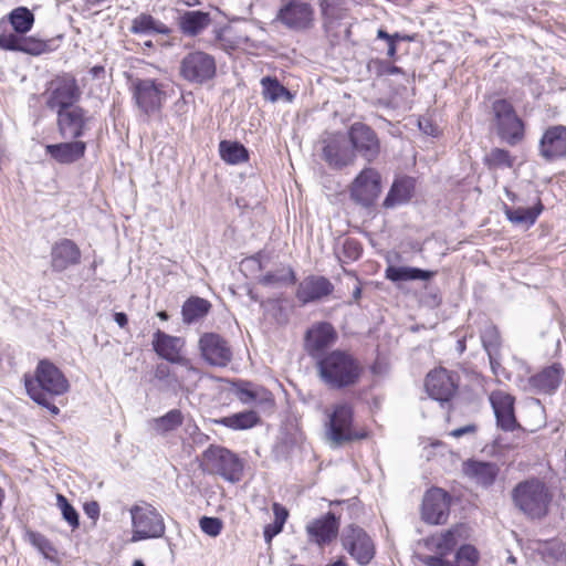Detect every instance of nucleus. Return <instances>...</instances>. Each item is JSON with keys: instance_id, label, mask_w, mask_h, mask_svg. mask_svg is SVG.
I'll list each match as a JSON object with an SVG mask.
<instances>
[{"instance_id": "e433bc0d", "label": "nucleus", "mask_w": 566, "mask_h": 566, "mask_svg": "<svg viewBox=\"0 0 566 566\" xmlns=\"http://www.w3.org/2000/svg\"><path fill=\"white\" fill-rule=\"evenodd\" d=\"M542 210L543 205L541 202H537V205L531 208L513 209L507 206H505L504 208L505 216L512 223L526 227H530L535 223Z\"/></svg>"}, {"instance_id": "2f4dec72", "label": "nucleus", "mask_w": 566, "mask_h": 566, "mask_svg": "<svg viewBox=\"0 0 566 566\" xmlns=\"http://www.w3.org/2000/svg\"><path fill=\"white\" fill-rule=\"evenodd\" d=\"M211 23L209 13L202 11H187L179 19V27L185 34L197 35Z\"/></svg>"}, {"instance_id": "4c0bfd02", "label": "nucleus", "mask_w": 566, "mask_h": 566, "mask_svg": "<svg viewBox=\"0 0 566 566\" xmlns=\"http://www.w3.org/2000/svg\"><path fill=\"white\" fill-rule=\"evenodd\" d=\"M259 420L258 413L251 410L223 417L216 422L233 430H247L254 427Z\"/></svg>"}, {"instance_id": "39448f33", "label": "nucleus", "mask_w": 566, "mask_h": 566, "mask_svg": "<svg viewBox=\"0 0 566 566\" xmlns=\"http://www.w3.org/2000/svg\"><path fill=\"white\" fill-rule=\"evenodd\" d=\"M132 518L130 543L149 538H160L165 535L166 525L163 515L148 503L136 504L129 509Z\"/></svg>"}, {"instance_id": "7c9ffc66", "label": "nucleus", "mask_w": 566, "mask_h": 566, "mask_svg": "<svg viewBox=\"0 0 566 566\" xmlns=\"http://www.w3.org/2000/svg\"><path fill=\"white\" fill-rule=\"evenodd\" d=\"M479 552L472 545H462L455 554V563L440 557H421V563L427 566H476L479 562Z\"/></svg>"}, {"instance_id": "bf43d9fd", "label": "nucleus", "mask_w": 566, "mask_h": 566, "mask_svg": "<svg viewBox=\"0 0 566 566\" xmlns=\"http://www.w3.org/2000/svg\"><path fill=\"white\" fill-rule=\"evenodd\" d=\"M476 427L474 424H467L464 427L452 430L449 434L453 438H460L468 433L475 432Z\"/></svg>"}, {"instance_id": "2eb2a0df", "label": "nucleus", "mask_w": 566, "mask_h": 566, "mask_svg": "<svg viewBox=\"0 0 566 566\" xmlns=\"http://www.w3.org/2000/svg\"><path fill=\"white\" fill-rule=\"evenodd\" d=\"M323 143V158L329 167L342 169L354 165L356 154L347 136L340 134L332 135L324 139Z\"/></svg>"}, {"instance_id": "c03bdc74", "label": "nucleus", "mask_w": 566, "mask_h": 566, "mask_svg": "<svg viewBox=\"0 0 566 566\" xmlns=\"http://www.w3.org/2000/svg\"><path fill=\"white\" fill-rule=\"evenodd\" d=\"M515 158L511 154L502 148H493L485 156V163L492 168H512Z\"/></svg>"}, {"instance_id": "20e7f679", "label": "nucleus", "mask_w": 566, "mask_h": 566, "mask_svg": "<svg viewBox=\"0 0 566 566\" xmlns=\"http://www.w3.org/2000/svg\"><path fill=\"white\" fill-rule=\"evenodd\" d=\"M327 418L325 436L333 447H339L366 437L364 430L356 428L353 407L347 402L334 405L327 413Z\"/></svg>"}, {"instance_id": "f03ea898", "label": "nucleus", "mask_w": 566, "mask_h": 566, "mask_svg": "<svg viewBox=\"0 0 566 566\" xmlns=\"http://www.w3.org/2000/svg\"><path fill=\"white\" fill-rule=\"evenodd\" d=\"M69 388V380L63 373L46 359L39 361L33 377H25V389L30 398L53 415H57L60 409L50 402L49 396L63 395Z\"/></svg>"}, {"instance_id": "69168bd1", "label": "nucleus", "mask_w": 566, "mask_h": 566, "mask_svg": "<svg viewBox=\"0 0 566 566\" xmlns=\"http://www.w3.org/2000/svg\"><path fill=\"white\" fill-rule=\"evenodd\" d=\"M387 44H388L387 55L389 57H394L397 53V43L390 40L387 42Z\"/></svg>"}, {"instance_id": "a19ab883", "label": "nucleus", "mask_w": 566, "mask_h": 566, "mask_svg": "<svg viewBox=\"0 0 566 566\" xmlns=\"http://www.w3.org/2000/svg\"><path fill=\"white\" fill-rule=\"evenodd\" d=\"M219 153L221 158L231 165H237L248 159V150L237 142L222 140L219 144Z\"/></svg>"}, {"instance_id": "f257e3e1", "label": "nucleus", "mask_w": 566, "mask_h": 566, "mask_svg": "<svg viewBox=\"0 0 566 566\" xmlns=\"http://www.w3.org/2000/svg\"><path fill=\"white\" fill-rule=\"evenodd\" d=\"M321 380L332 389L353 387L364 373L361 364L348 352L335 349L316 361Z\"/></svg>"}, {"instance_id": "6e6d98bb", "label": "nucleus", "mask_w": 566, "mask_h": 566, "mask_svg": "<svg viewBox=\"0 0 566 566\" xmlns=\"http://www.w3.org/2000/svg\"><path fill=\"white\" fill-rule=\"evenodd\" d=\"M272 510L274 514V522L284 526L286 518L289 516L287 510L279 503H273Z\"/></svg>"}, {"instance_id": "423d86ee", "label": "nucleus", "mask_w": 566, "mask_h": 566, "mask_svg": "<svg viewBox=\"0 0 566 566\" xmlns=\"http://www.w3.org/2000/svg\"><path fill=\"white\" fill-rule=\"evenodd\" d=\"M492 109L497 135L512 146L518 144L524 137V124L512 104L506 99H496Z\"/></svg>"}, {"instance_id": "f704fd0d", "label": "nucleus", "mask_w": 566, "mask_h": 566, "mask_svg": "<svg viewBox=\"0 0 566 566\" xmlns=\"http://www.w3.org/2000/svg\"><path fill=\"white\" fill-rule=\"evenodd\" d=\"M262 96L265 101L275 103L279 101L292 102L293 95L276 77L265 76L261 78Z\"/></svg>"}, {"instance_id": "a18cd8bd", "label": "nucleus", "mask_w": 566, "mask_h": 566, "mask_svg": "<svg viewBox=\"0 0 566 566\" xmlns=\"http://www.w3.org/2000/svg\"><path fill=\"white\" fill-rule=\"evenodd\" d=\"M482 343L488 352L490 364L492 368H494V365L496 364L495 354L500 347V335L495 327H489L483 332Z\"/></svg>"}, {"instance_id": "e2e57ef3", "label": "nucleus", "mask_w": 566, "mask_h": 566, "mask_svg": "<svg viewBox=\"0 0 566 566\" xmlns=\"http://www.w3.org/2000/svg\"><path fill=\"white\" fill-rule=\"evenodd\" d=\"M169 374V368L168 366L166 365H158L157 368H156V377L158 379H164L168 376Z\"/></svg>"}, {"instance_id": "09e8293b", "label": "nucleus", "mask_w": 566, "mask_h": 566, "mask_svg": "<svg viewBox=\"0 0 566 566\" xmlns=\"http://www.w3.org/2000/svg\"><path fill=\"white\" fill-rule=\"evenodd\" d=\"M199 526L205 534L217 537L221 533L223 525L218 517L203 516L199 521Z\"/></svg>"}, {"instance_id": "8fccbe9b", "label": "nucleus", "mask_w": 566, "mask_h": 566, "mask_svg": "<svg viewBox=\"0 0 566 566\" xmlns=\"http://www.w3.org/2000/svg\"><path fill=\"white\" fill-rule=\"evenodd\" d=\"M252 403L264 410H270L274 406L273 395L268 389L256 386Z\"/></svg>"}, {"instance_id": "4d7b16f0", "label": "nucleus", "mask_w": 566, "mask_h": 566, "mask_svg": "<svg viewBox=\"0 0 566 566\" xmlns=\"http://www.w3.org/2000/svg\"><path fill=\"white\" fill-rule=\"evenodd\" d=\"M345 252L348 254V256L353 260H356L360 255V248L358 243L354 240H346L344 243Z\"/></svg>"}, {"instance_id": "c756f323", "label": "nucleus", "mask_w": 566, "mask_h": 566, "mask_svg": "<svg viewBox=\"0 0 566 566\" xmlns=\"http://www.w3.org/2000/svg\"><path fill=\"white\" fill-rule=\"evenodd\" d=\"M463 471L475 483L489 486L495 481L499 468L495 463L468 461L463 465Z\"/></svg>"}, {"instance_id": "ddd939ff", "label": "nucleus", "mask_w": 566, "mask_h": 566, "mask_svg": "<svg viewBox=\"0 0 566 566\" xmlns=\"http://www.w3.org/2000/svg\"><path fill=\"white\" fill-rule=\"evenodd\" d=\"M347 137L354 149L368 163L374 161L380 153V143L377 134L364 123H354L349 129Z\"/></svg>"}, {"instance_id": "de8ad7c7", "label": "nucleus", "mask_w": 566, "mask_h": 566, "mask_svg": "<svg viewBox=\"0 0 566 566\" xmlns=\"http://www.w3.org/2000/svg\"><path fill=\"white\" fill-rule=\"evenodd\" d=\"M28 538L46 558L50 557L51 553H55L53 545L44 535L38 532H29Z\"/></svg>"}, {"instance_id": "c9c22d12", "label": "nucleus", "mask_w": 566, "mask_h": 566, "mask_svg": "<svg viewBox=\"0 0 566 566\" xmlns=\"http://www.w3.org/2000/svg\"><path fill=\"white\" fill-rule=\"evenodd\" d=\"M211 304L201 297L192 296L188 298L181 308L182 319L187 324H192L203 318L210 311Z\"/></svg>"}, {"instance_id": "5fc2aeb1", "label": "nucleus", "mask_w": 566, "mask_h": 566, "mask_svg": "<svg viewBox=\"0 0 566 566\" xmlns=\"http://www.w3.org/2000/svg\"><path fill=\"white\" fill-rule=\"evenodd\" d=\"M283 530V526L276 522L265 525L263 531V536L266 543H271L272 538L280 534Z\"/></svg>"}, {"instance_id": "f3484780", "label": "nucleus", "mask_w": 566, "mask_h": 566, "mask_svg": "<svg viewBox=\"0 0 566 566\" xmlns=\"http://www.w3.org/2000/svg\"><path fill=\"white\" fill-rule=\"evenodd\" d=\"M81 97V91L76 80L72 76H62L52 82V87L46 98V106L50 109H62L75 106L74 103Z\"/></svg>"}, {"instance_id": "79ce46f5", "label": "nucleus", "mask_w": 566, "mask_h": 566, "mask_svg": "<svg viewBox=\"0 0 566 566\" xmlns=\"http://www.w3.org/2000/svg\"><path fill=\"white\" fill-rule=\"evenodd\" d=\"M9 22L17 33L29 32L34 23L33 13L25 7L13 9L8 15Z\"/></svg>"}, {"instance_id": "cd10ccee", "label": "nucleus", "mask_w": 566, "mask_h": 566, "mask_svg": "<svg viewBox=\"0 0 566 566\" xmlns=\"http://www.w3.org/2000/svg\"><path fill=\"white\" fill-rule=\"evenodd\" d=\"M459 528H450L448 531L431 535L423 539L424 547L434 553L436 555H419L418 558L421 562V557H440L449 555L458 544L457 534Z\"/></svg>"}, {"instance_id": "5701e85b", "label": "nucleus", "mask_w": 566, "mask_h": 566, "mask_svg": "<svg viewBox=\"0 0 566 566\" xmlns=\"http://www.w3.org/2000/svg\"><path fill=\"white\" fill-rule=\"evenodd\" d=\"M88 117L80 106L57 111V128L63 138L77 139L84 134Z\"/></svg>"}, {"instance_id": "412c9836", "label": "nucleus", "mask_w": 566, "mask_h": 566, "mask_svg": "<svg viewBox=\"0 0 566 566\" xmlns=\"http://www.w3.org/2000/svg\"><path fill=\"white\" fill-rule=\"evenodd\" d=\"M338 530L339 518L333 512L310 521L305 526L308 539L321 547L332 543L337 537Z\"/></svg>"}, {"instance_id": "774afa93", "label": "nucleus", "mask_w": 566, "mask_h": 566, "mask_svg": "<svg viewBox=\"0 0 566 566\" xmlns=\"http://www.w3.org/2000/svg\"><path fill=\"white\" fill-rule=\"evenodd\" d=\"M377 39L385 40L386 42L391 40V34L387 33L385 30L379 29L377 31Z\"/></svg>"}, {"instance_id": "052dcab7", "label": "nucleus", "mask_w": 566, "mask_h": 566, "mask_svg": "<svg viewBox=\"0 0 566 566\" xmlns=\"http://www.w3.org/2000/svg\"><path fill=\"white\" fill-rule=\"evenodd\" d=\"M84 510L91 518H96L99 515V506L96 502L85 504Z\"/></svg>"}, {"instance_id": "603ef678", "label": "nucleus", "mask_w": 566, "mask_h": 566, "mask_svg": "<svg viewBox=\"0 0 566 566\" xmlns=\"http://www.w3.org/2000/svg\"><path fill=\"white\" fill-rule=\"evenodd\" d=\"M255 387L256 386L250 382L239 386L235 390L237 398L243 403L251 405L253 402Z\"/></svg>"}, {"instance_id": "0eeeda50", "label": "nucleus", "mask_w": 566, "mask_h": 566, "mask_svg": "<svg viewBox=\"0 0 566 566\" xmlns=\"http://www.w3.org/2000/svg\"><path fill=\"white\" fill-rule=\"evenodd\" d=\"M202 459L208 471L220 474L231 482H238L241 479L243 463L228 449L211 446L203 452Z\"/></svg>"}, {"instance_id": "9b49d317", "label": "nucleus", "mask_w": 566, "mask_h": 566, "mask_svg": "<svg viewBox=\"0 0 566 566\" xmlns=\"http://www.w3.org/2000/svg\"><path fill=\"white\" fill-rule=\"evenodd\" d=\"M314 8L305 1L292 0L285 3L276 13L275 21L295 31H305L314 24Z\"/></svg>"}, {"instance_id": "4468645a", "label": "nucleus", "mask_w": 566, "mask_h": 566, "mask_svg": "<svg viewBox=\"0 0 566 566\" xmlns=\"http://www.w3.org/2000/svg\"><path fill=\"white\" fill-rule=\"evenodd\" d=\"M381 192L380 174L371 167L363 169L354 179L350 187V197L358 203L369 206L376 201Z\"/></svg>"}, {"instance_id": "3c124183", "label": "nucleus", "mask_w": 566, "mask_h": 566, "mask_svg": "<svg viewBox=\"0 0 566 566\" xmlns=\"http://www.w3.org/2000/svg\"><path fill=\"white\" fill-rule=\"evenodd\" d=\"M155 30V20L149 14H140L133 21L130 31L133 33H147Z\"/></svg>"}, {"instance_id": "bb28decb", "label": "nucleus", "mask_w": 566, "mask_h": 566, "mask_svg": "<svg viewBox=\"0 0 566 566\" xmlns=\"http://www.w3.org/2000/svg\"><path fill=\"white\" fill-rule=\"evenodd\" d=\"M564 368L560 364H553L528 379L531 389L537 394L552 395L560 386Z\"/></svg>"}, {"instance_id": "6ab92c4d", "label": "nucleus", "mask_w": 566, "mask_h": 566, "mask_svg": "<svg viewBox=\"0 0 566 566\" xmlns=\"http://www.w3.org/2000/svg\"><path fill=\"white\" fill-rule=\"evenodd\" d=\"M336 339L337 333L329 323H317L307 329L304 348L312 358L318 360Z\"/></svg>"}, {"instance_id": "f8f14e48", "label": "nucleus", "mask_w": 566, "mask_h": 566, "mask_svg": "<svg viewBox=\"0 0 566 566\" xmlns=\"http://www.w3.org/2000/svg\"><path fill=\"white\" fill-rule=\"evenodd\" d=\"M184 346L185 340L181 337L168 335L159 329L153 336V347L158 356L170 363L180 364L189 376L198 377L199 370L191 365L189 359L181 356Z\"/></svg>"}, {"instance_id": "13d9d810", "label": "nucleus", "mask_w": 566, "mask_h": 566, "mask_svg": "<svg viewBox=\"0 0 566 566\" xmlns=\"http://www.w3.org/2000/svg\"><path fill=\"white\" fill-rule=\"evenodd\" d=\"M14 34H0V49L12 51L14 49Z\"/></svg>"}, {"instance_id": "58836bf2", "label": "nucleus", "mask_w": 566, "mask_h": 566, "mask_svg": "<svg viewBox=\"0 0 566 566\" xmlns=\"http://www.w3.org/2000/svg\"><path fill=\"white\" fill-rule=\"evenodd\" d=\"M14 49L12 51H19L31 55H40L50 52V41H43L33 36H18L14 34Z\"/></svg>"}, {"instance_id": "1a4fd4ad", "label": "nucleus", "mask_w": 566, "mask_h": 566, "mask_svg": "<svg viewBox=\"0 0 566 566\" xmlns=\"http://www.w3.org/2000/svg\"><path fill=\"white\" fill-rule=\"evenodd\" d=\"M343 548L357 562L368 565L375 556V544L370 536L359 526L347 525L340 534Z\"/></svg>"}, {"instance_id": "37998d69", "label": "nucleus", "mask_w": 566, "mask_h": 566, "mask_svg": "<svg viewBox=\"0 0 566 566\" xmlns=\"http://www.w3.org/2000/svg\"><path fill=\"white\" fill-rule=\"evenodd\" d=\"M184 421V416L180 410L172 409L168 411L166 415L155 418L151 420L153 429L159 433L165 434L169 431L177 429L181 426Z\"/></svg>"}, {"instance_id": "a878e982", "label": "nucleus", "mask_w": 566, "mask_h": 566, "mask_svg": "<svg viewBox=\"0 0 566 566\" xmlns=\"http://www.w3.org/2000/svg\"><path fill=\"white\" fill-rule=\"evenodd\" d=\"M490 401L497 426L505 431L514 430L517 424L514 416V398L504 391L497 390L490 395Z\"/></svg>"}, {"instance_id": "393cba45", "label": "nucleus", "mask_w": 566, "mask_h": 566, "mask_svg": "<svg viewBox=\"0 0 566 566\" xmlns=\"http://www.w3.org/2000/svg\"><path fill=\"white\" fill-rule=\"evenodd\" d=\"M333 292V284L324 276L310 275L297 287L296 297L303 304L322 300Z\"/></svg>"}, {"instance_id": "b1692460", "label": "nucleus", "mask_w": 566, "mask_h": 566, "mask_svg": "<svg viewBox=\"0 0 566 566\" xmlns=\"http://www.w3.org/2000/svg\"><path fill=\"white\" fill-rule=\"evenodd\" d=\"M81 261V250L70 239L56 241L51 249V266L53 271L63 272Z\"/></svg>"}, {"instance_id": "ea45409f", "label": "nucleus", "mask_w": 566, "mask_h": 566, "mask_svg": "<svg viewBox=\"0 0 566 566\" xmlns=\"http://www.w3.org/2000/svg\"><path fill=\"white\" fill-rule=\"evenodd\" d=\"M295 281V273L291 266H281L273 272L266 273L260 279V283L262 285L272 287L294 284Z\"/></svg>"}, {"instance_id": "9d476101", "label": "nucleus", "mask_w": 566, "mask_h": 566, "mask_svg": "<svg viewBox=\"0 0 566 566\" xmlns=\"http://www.w3.org/2000/svg\"><path fill=\"white\" fill-rule=\"evenodd\" d=\"M132 92L137 107L147 115L158 112L166 97L163 85L150 78L132 80Z\"/></svg>"}, {"instance_id": "0e129e2a", "label": "nucleus", "mask_w": 566, "mask_h": 566, "mask_svg": "<svg viewBox=\"0 0 566 566\" xmlns=\"http://www.w3.org/2000/svg\"><path fill=\"white\" fill-rule=\"evenodd\" d=\"M401 73V70L398 66L387 64L382 67L381 74L392 75Z\"/></svg>"}, {"instance_id": "dca6fc26", "label": "nucleus", "mask_w": 566, "mask_h": 566, "mask_svg": "<svg viewBox=\"0 0 566 566\" xmlns=\"http://www.w3.org/2000/svg\"><path fill=\"white\" fill-rule=\"evenodd\" d=\"M201 357L211 366L224 367L232 359L228 342L216 333H205L198 342Z\"/></svg>"}, {"instance_id": "338daca9", "label": "nucleus", "mask_w": 566, "mask_h": 566, "mask_svg": "<svg viewBox=\"0 0 566 566\" xmlns=\"http://www.w3.org/2000/svg\"><path fill=\"white\" fill-rule=\"evenodd\" d=\"M411 38L409 35H402L400 33H394L391 34V41L398 43L400 41H410Z\"/></svg>"}, {"instance_id": "864d4df0", "label": "nucleus", "mask_w": 566, "mask_h": 566, "mask_svg": "<svg viewBox=\"0 0 566 566\" xmlns=\"http://www.w3.org/2000/svg\"><path fill=\"white\" fill-rule=\"evenodd\" d=\"M528 411L534 415L535 421L532 424V430H536L537 428H541L545 424V418H544V408L539 403L538 400H534L531 406L528 407Z\"/></svg>"}, {"instance_id": "680f3d73", "label": "nucleus", "mask_w": 566, "mask_h": 566, "mask_svg": "<svg viewBox=\"0 0 566 566\" xmlns=\"http://www.w3.org/2000/svg\"><path fill=\"white\" fill-rule=\"evenodd\" d=\"M114 319L118 324L119 327H125L128 323V318L125 313H115Z\"/></svg>"}, {"instance_id": "4be33fe9", "label": "nucleus", "mask_w": 566, "mask_h": 566, "mask_svg": "<svg viewBox=\"0 0 566 566\" xmlns=\"http://www.w3.org/2000/svg\"><path fill=\"white\" fill-rule=\"evenodd\" d=\"M538 153L546 161H554L566 156V126L548 127L538 144Z\"/></svg>"}, {"instance_id": "72a5a7b5", "label": "nucleus", "mask_w": 566, "mask_h": 566, "mask_svg": "<svg viewBox=\"0 0 566 566\" xmlns=\"http://www.w3.org/2000/svg\"><path fill=\"white\" fill-rule=\"evenodd\" d=\"M386 279L392 282L399 281H415V280H430L436 275L433 271L421 270L410 266H394L390 265L386 269Z\"/></svg>"}, {"instance_id": "aec40b11", "label": "nucleus", "mask_w": 566, "mask_h": 566, "mask_svg": "<svg viewBox=\"0 0 566 566\" xmlns=\"http://www.w3.org/2000/svg\"><path fill=\"white\" fill-rule=\"evenodd\" d=\"M450 496L439 488L429 490L422 501L421 515L430 524H443L449 515Z\"/></svg>"}, {"instance_id": "7ed1b4c3", "label": "nucleus", "mask_w": 566, "mask_h": 566, "mask_svg": "<svg viewBox=\"0 0 566 566\" xmlns=\"http://www.w3.org/2000/svg\"><path fill=\"white\" fill-rule=\"evenodd\" d=\"M512 501L523 514L535 520L547 514L552 495L543 481L530 479L514 486Z\"/></svg>"}, {"instance_id": "a211bd4d", "label": "nucleus", "mask_w": 566, "mask_h": 566, "mask_svg": "<svg viewBox=\"0 0 566 566\" xmlns=\"http://www.w3.org/2000/svg\"><path fill=\"white\" fill-rule=\"evenodd\" d=\"M457 389V375L446 368H436L427 375L426 390L432 399L441 403L450 401Z\"/></svg>"}, {"instance_id": "6e6552de", "label": "nucleus", "mask_w": 566, "mask_h": 566, "mask_svg": "<svg viewBox=\"0 0 566 566\" xmlns=\"http://www.w3.org/2000/svg\"><path fill=\"white\" fill-rule=\"evenodd\" d=\"M179 72L187 82L202 85L216 76V60L206 52L193 51L182 57Z\"/></svg>"}, {"instance_id": "473e14b6", "label": "nucleus", "mask_w": 566, "mask_h": 566, "mask_svg": "<svg viewBox=\"0 0 566 566\" xmlns=\"http://www.w3.org/2000/svg\"><path fill=\"white\" fill-rule=\"evenodd\" d=\"M413 191V182L411 178H401L396 180L387 197L385 198L384 206L386 208H394L398 205L409 201Z\"/></svg>"}, {"instance_id": "49530a36", "label": "nucleus", "mask_w": 566, "mask_h": 566, "mask_svg": "<svg viewBox=\"0 0 566 566\" xmlns=\"http://www.w3.org/2000/svg\"><path fill=\"white\" fill-rule=\"evenodd\" d=\"M56 505L61 510L63 518L75 530L80 525L78 513L62 494L56 495Z\"/></svg>"}, {"instance_id": "c85d7f7f", "label": "nucleus", "mask_w": 566, "mask_h": 566, "mask_svg": "<svg viewBox=\"0 0 566 566\" xmlns=\"http://www.w3.org/2000/svg\"><path fill=\"white\" fill-rule=\"evenodd\" d=\"M45 151L56 163L70 165L84 157L86 144L76 139L69 143L50 144L45 146Z\"/></svg>"}]
</instances>
